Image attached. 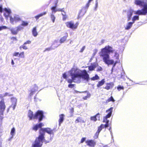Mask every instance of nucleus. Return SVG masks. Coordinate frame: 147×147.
I'll list each match as a JSON object with an SVG mask.
<instances>
[{
  "label": "nucleus",
  "mask_w": 147,
  "mask_h": 147,
  "mask_svg": "<svg viewBox=\"0 0 147 147\" xmlns=\"http://www.w3.org/2000/svg\"><path fill=\"white\" fill-rule=\"evenodd\" d=\"M69 73L71 78V79L67 80L69 83L71 84L73 82L79 83L81 82L82 79L86 82L90 80L89 75L86 70L82 71L77 68H74L69 71Z\"/></svg>",
  "instance_id": "obj_1"
},
{
  "label": "nucleus",
  "mask_w": 147,
  "mask_h": 147,
  "mask_svg": "<svg viewBox=\"0 0 147 147\" xmlns=\"http://www.w3.org/2000/svg\"><path fill=\"white\" fill-rule=\"evenodd\" d=\"M110 53H114V57H115L116 59H119V54L117 52L109 46H106L102 49L99 53L103 62L108 65H112L114 63V61L110 58L109 54Z\"/></svg>",
  "instance_id": "obj_2"
},
{
  "label": "nucleus",
  "mask_w": 147,
  "mask_h": 147,
  "mask_svg": "<svg viewBox=\"0 0 147 147\" xmlns=\"http://www.w3.org/2000/svg\"><path fill=\"white\" fill-rule=\"evenodd\" d=\"M135 4L137 5L143 7L141 10H138L134 11V13L138 15H147V3L143 0H135Z\"/></svg>",
  "instance_id": "obj_3"
},
{
  "label": "nucleus",
  "mask_w": 147,
  "mask_h": 147,
  "mask_svg": "<svg viewBox=\"0 0 147 147\" xmlns=\"http://www.w3.org/2000/svg\"><path fill=\"white\" fill-rule=\"evenodd\" d=\"M28 116L30 119H36L38 118L39 121L42 120L44 117L43 112L42 111H38L35 115H34L33 112L30 110L28 111Z\"/></svg>",
  "instance_id": "obj_4"
},
{
  "label": "nucleus",
  "mask_w": 147,
  "mask_h": 147,
  "mask_svg": "<svg viewBox=\"0 0 147 147\" xmlns=\"http://www.w3.org/2000/svg\"><path fill=\"white\" fill-rule=\"evenodd\" d=\"M44 134H41L38 137L36 138L34 142L32 144L33 147H40L42 144V140L44 138Z\"/></svg>",
  "instance_id": "obj_5"
},
{
  "label": "nucleus",
  "mask_w": 147,
  "mask_h": 147,
  "mask_svg": "<svg viewBox=\"0 0 147 147\" xmlns=\"http://www.w3.org/2000/svg\"><path fill=\"white\" fill-rule=\"evenodd\" d=\"M93 0H89L88 3L86 5L85 7L82 8L79 13L78 16V19H79L81 17L83 16L86 13V11L88 7H89L91 1Z\"/></svg>",
  "instance_id": "obj_6"
},
{
  "label": "nucleus",
  "mask_w": 147,
  "mask_h": 147,
  "mask_svg": "<svg viewBox=\"0 0 147 147\" xmlns=\"http://www.w3.org/2000/svg\"><path fill=\"white\" fill-rule=\"evenodd\" d=\"M65 24L67 27L71 28L74 30L77 28L79 23L78 22H77L74 24L73 21H71L66 22Z\"/></svg>",
  "instance_id": "obj_7"
},
{
  "label": "nucleus",
  "mask_w": 147,
  "mask_h": 147,
  "mask_svg": "<svg viewBox=\"0 0 147 147\" xmlns=\"http://www.w3.org/2000/svg\"><path fill=\"white\" fill-rule=\"evenodd\" d=\"M6 106L4 100L2 99L0 101V114L1 117L3 115Z\"/></svg>",
  "instance_id": "obj_8"
},
{
  "label": "nucleus",
  "mask_w": 147,
  "mask_h": 147,
  "mask_svg": "<svg viewBox=\"0 0 147 147\" xmlns=\"http://www.w3.org/2000/svg\"><path fill=\"white\" fill-rule=\"evenodd\" d=\"M10 20L11 23L12 24H13L14 21L16 22H18L21 20V18L19 16L15 15L13 17L10 16Z\"/></svg>",
  "instance_id": "obj_9"
},
{
  "label": "nucleus",
  "mask_w": 147,
  "mask_h": 147,
  "mask_svg": "<svg viewBox=\"0 0 147 147\" xmlns=\"http://www.w3.org/2000/svg\"><path fill=\"white\" fill-rule=\"evenodd\" d=\"M113 109V108L111 107L108 110L106 111V112L108 113V114L107 115L104 117L103 122H106L107 121V119L109 118L111 116L112 113V110Z\"/></svg>",
  "instance_id": "obj_10"
},
{
  "label": "nucleus",
  "mask_w": 147,
  "mask_h": 147,
  "mask_svg": "<svg viewBox=\"0 0 147 147\" xmlns=\"http://www.w3.org/2000/svg\"><path fill=\"white\" fill-rule=\"evenodd\" d=\"M85 142L89 147H94L96 144V142L95 141L92 140H87L85 141Z\"/></svg>",
  "instance_id": "obj_11"
},
{
  "label": "nucleus",
  "mask_w": 147,
  "mask_h": 147,
  "mask_svg": "<svg viewBox=\"0 0 147 147\" xmlns=\"http://www.w3.org/2000/svg\"><path fill=\"white\" fill-rule=\"evenodd\" d=\"M41 131H42L43 132L45 131L49 134H53V130L49 128H41L40 131V134H41Z\"/></svg>",
  "instance_id": "obj_12"
},
{
  "label": "nucleus",
  "mask_w": 147,
  "mask_h": 147,
  "mask_svg": "<svg viewBox=\"0 0 147 147\" xmlns=\"http://www.w3.org/2000/svg\"><path fill=\"white\" fill-rule=\"evenodd\" d=\"M12 104L11 106L13 107V110H14L16 105L17 99L16 98H11Z\"/></svg>",
  "instance_id": "obj_13"
},
{
  "label": "nucleus",
  "mask_w": 147,
  "mask_h": 147,
  "mask_svg": "<svg viewBox=\"0 0 147 147\" xmlns=\"http://www.w3.org/2000/svg\"><path fill=\"white\" fill-rule=\"evenodd\" d=\"M38 89V88L36 85H34L33 88L30 91L29 95L30 96H32Z\"/></svg>",
  "instance_id": "obj_14"
},
{
  "label": "nucleus",
  "mask_w": 147,
  "mask_h": 147,
  "mask_svg": "<svg viewBox=\"0 0 147 147\" xmlns=\"http://www.w3.org/2000/svg\"><path fill=\"white\" fill-rule=\"evenodd\" d=\"M133 11L132 10H130L127 13V20L128 21H130L131 18V16L133 15Z\"/></svg>",
  "instance_id": "obj_15"
},
{
  "label": "nucleus",
  "mask_w": 147,
  "mask_h": 147,
  "mask_svg": "<svg viewBox=\"0 0 147 147\" xmlns=\"http://www.w3.org/2000/svg\"><path fill=\"white\" fill-rule=\"evenodd\" d=\"M59 45L60 44H59L58 40H55L54 41L51 46L52 47V49H54Z\"/></svg>",
  "instance_id": "obj_16"
},
{
  "label": "nucleus",
  "mask_w": 147,
  "mask_h": 147,
  "mask_svg": "<svg viewBox=\"0 0 147 147\" xmlns=\"http://www.w3.org/2000/svg\"><path fill=\"white\" fill-rule=\"evenodd\" d=\"M58 3V1H57L55 3V6L52 7L51 8V9L52 11V12L51 13H53V14L57 12V9H56V7L57 6V4Z\"/></svg>",
  "instance_id": "obj_17"
},
{
  "label": "nucleus",
  "mask_w": 147,
  "mask_h": 147,
  "mask_svg": "<svg viewBox=\"0 0 147 147\" xmlns=\"http://www.w3.org/2000/svg\"><path fill=\"white\" fill-rule=\"evenodd\" d=\"M44 126V124L42 123H40L38 124H37L34 125L33 127V129L35 131H36L38 128H41L42 127Z\"/></svg>",
  "instance_id": "obj_18"
},
{
  "label": "nucleus",
  "mask_w": 147,
  "mask_h": 147,
  "mask_svg": "<svg viewBox=\"0 0 147 147\" xmlns=\"http://www.w3.org/2000/svg\"><path fill=\"white\" fill-rule=\"evenodd\" d=\"M134 24L132 22H128L126 25L125 27V29L126 30H129L130 29L132 26L133 24Z\"/></svg>",
  "instance_id": "obj_19"
},
{
  "label": "nucleus",
  "mask_w": 147,
  "mask_h": 147,
  "mask_svg": "<svg viewBox=\"0 0 147 147\" xmlns=\"http://www.w3.org/2000/svg\"><path fill=\"white\" fill-rule=\"evenodd\" d=\"M9 29L10 30L11 33L14 35L17 34L18 32L16 27L14 28H12Z\"/></svg>",
  "instance_id": "obj_20"
},
{
  "label": "nucleus",
  "mask_w": 147,
  "mask_h": 147,
  "mask_svg": "<svg viewBox=\"0 0 147 147\" xmlns=\"http://www.w3.org/2000/svg\"><path fill=\"white\" fill-rule=\"evenodd\" d=\"M64 115L63 114H61L59 115V125L60 126L61 123L63 122L64 119Z\"/></svg>",
  "instance_id": "obj_21"
},
{
  "label": "nucleus",
  "mask_w": 147,
  "mask_h": 147,
  "mask_svg": "<svg viewBox=\"0 0 147 147\" xmlns=\"http://www.w3.org/2000/svg\"><path fill=\"white\" fill-rule=\"evenodd\" d=\"M5 13H4V15L6 18H7L11 13V11L10 9L5 8Z\"/></svg>",
  "instance_id": "obj_22"
},
{
  "label": "nucleus",
  "mask_w": 147,
  "mask_h": 147,
  "mask_svg": "<svg viewBox=\"0 0 147 147\" xmlns=\"http://www.w3.org/2000/svg\"><path fill=\"white\" fill-rule=\"evenodd\" d=\"M85 122L86 121L83 120L82 118L81 117H77L75 121L76 123H78L79 122L81 123H85Z\"/></svg>",
  "instance_id": "obj_23"
},
{
  "label": "nucleus",
  "mask_w": 147,
  "mask_h": 147,
  "mask_svg": "<svg viewBox=\"0 0 147 147\" xmlns=\"http://www.w3.org/2000/svg\"><path fill=\"white\" fill-rule=\"evenodd\" d=\"M66 35L61 38L60 39L59 42L61 43H62L64 42L66 40L68 36V34L67 33H66Z\"/></svg>",
  "instance_id": "obj_24"
},
{
  "label": "nucleus",
  "mask_w": 147,
  "mask_h": 147,
  "mask_svg": "<svg viewBox=\"0 0 147 147\" xmlns=\"http://www.w3.org/2000/svg\"><path fill=\"white\" fill-rule=\"evenodd\" d=\"M32 34L33 36L34 37H36L38 35V32L36 31V27L34 28L32 30Z\"/></svg>",
  "instance_id": "obj_25"
},
{
  "label": "nucleus",
  "mask_w": 147,
  "mask_h": 147,
  "mask_svg": "<svg viewBox=\"0 0 147 147\" xmlns=\"http://www.w3.org/2000/svg\"><path fill=\"white\" fill-rule=\"evenodd\" d=\"M105 81L104 79H102L101 81H99L98 82V84L97 85L98 87H99L100 86L103 85L105 83Z\"/></svg>",
  "instance_id": "obj_26"
},
{
  "label": "nucleus",
  "mask_w": 147,
  "mask_h": 147,
  "mask_svg": "<svg viewBox=\"0 0 147 147\" xmlns=\"http://www.w3.org/2000/svg\"><path fill=\"white\" fill-rule=\"evenodd\" d=\"M47 13V12H44L43 13H40L38 15L35 16V18L36 19V20H38L39 18L43 16V15H45Z\"/></svg>",
  "instance_id": "obj_27"
},
{
  "label": "nucleus",
  "mask_w": 147,
  "mask_h": 147,
  "mask_svg": "<svg viewBox=\"0 0 147 147\" xmlns=\"http://www.w3.org/2000/svg\"><path fill=\"white\" fill-rule=\"evenodd\" d=\"M139 20V16H134L132 18V22L134 23L135 21L136 20Z\"/></svg>",
  "instance_id": "obj_28"
},
{
  "label": "nucleus",
  "mask_w": 147,
  "mask_h": 147,
  "mask_svg": "<svg viewBox=\"0 0 147 147\" xmlns=\"http://www.w3.org/2000/svg\"><path fill=\"white\" fill-rule=\"evenodd\" d=\"M96 64H93L88 67V69L90 71H92L96 67Z\"/></svg>",
  "instance_id": "obj_29"
},
{
  "label": "nucleus",
  "mask_w": 147,
  "mask_h": 147,
  "mask_svg": "<svg viewBox=\"0 0 147 147\" xmlns=\"http://www.w3.org/2000/svg\"><path fill=\"white\" fill-rule=\"evenodd\" d=\"M50 17L53 22L54 23L55 22V17L54 15V14L51 13L50 15Z\"/></svg>",
  "instance_id": "obj_30"
},
{
  "label": "nucleus",
  "mask_w": 147,
  "mask_h": 147,
  "mask_svg": "<svg viewBox=\"0 0 147 147\" xmlns=\"http://www.w3.org/2000/svg\"><path fill=\"white\" fill-rule=\"evenodd\" d=\"M99 77L97 75H96L92 77L91 78L92 80H95L99 79Z\"/></svg>",
  "instance_id": "obj_31"
},
{
  "label": "nucleus",
  "mask_w": 147,
  "mask_h": 147,
  "mask_svg": "<svg viewBox=\"0 0 147 147\" xmlns=\"http://www.w3.org/2000/svg\"><path fill=\"white\" fill-rule=\"evenodd\" d=\"M15 133V129L14 127H13L11 129L10 132V134L11 136H14Z\"/></svg>",
  "instance_id": "obj_32"
},
{
  "label": "nucleus",
  "mask_w": 147,
  "mask_h": 147,
  "mask_svg": "<svg viewBox=\"0 0 147 147\" xmlns=\"http://www.w3.org/2000/svg\"><path fill=\"white\" fill-rule=\"evenodd\" d=\"M28 24V23L27 21H22L21 25L22 26H27Z\"/></svg>",
  "instance_id": "obj_33"
},
{
  "label": "nucleus",
  "mask_w": 147,
  "mask_h": 147,
  "mask_svg": "<svg viewBox=\"0 0 147 147\" xmlns=\"http://www.w3.org/2000/svg\"><path fill=\"white\" fill-rule=\"evenodd\" d=\"M90 94L88 92L87 93V95L86 96H84L83 97V99L84 100H86L88 98H89L90 96Z\"/></svg>",
  "instance_id": "obj_34"
},
{
  "label": "nucleus",
  "mask_w": 147,
  "mask_h": 147,
  "mask_svg": "<svg viewBox=\"0 0 147 147\" xmlns=\"http://www.w3.org/2000/svg\"><path fill=\"white\" fill-rule=\"evenodd\" d=\"M90 120L94 122L96 121L97 120V118L96 117L95 115L93 116H92L90 117Z\"/></svg>",
  "instance_id": "obj_35"
},
{
  "label": "nucleus",
  "mask_w": 147,
  "mask_h": 147,
  "mask_svg": "<svg viewBox=\"0 0 147 147\" xmlns=\"http://www.w3.org/2000/svg\"><path fill=\"white\" fill-rule=\"evenodd\" d=\"M16 27L18 32L24 28L21 25L18 26Z\"/></svg>",
  "instance_id": "obj_36"
},
{
  "label": "nucleus",
  "mask_w": 147,
  "mask_h": 147,
  "mask_svg": "<svg viewBox=\"0 0 147 147\" xmlns=\"http://www.w3.org/2000/svg\"><path fill=\"white\" fill-rule=\"evenodd\" d=\"M13 95V94H11L9 93L5 92L4 93V96L5 97L6 96H11Z\"/></svg>",
  "instance_id": "obj_37"
},
{
  "label": "nucleus",
  "mask_w": 147,
  "mask_h": 147,
  "mask_svg": "<svg viewBox=\"0 0 147 147\" xmlns=\"http://www.w3.org/2000/svg\"><path fill=\"white\" fill-rule=\"evenodd\" d=\"M107 101L108 102H109L111 101H112L113 102H114L115 100L113 99V97L112 96H111L110 98H109Z\"/></svg>",
  "instance_id": "obj_38"
},
{
  "label": "nucleus",
  "mask_w": 147,
  "mask_h": 147,
  "mask_svg": "<svg viewBox=\"0 0 147 147\" xmlns=\"http://www.w3.org/2000/svg\"><path fill=\"white\" fill-rule=\"evenodd\" d=\"M98 7V0H96V1L95 5L94 7V10L96 11Z\"/></svg>",
  "instance_id": "obj_39"
},
{
  "label": "nucleus",
  "mask_w": 147,
  "mask_h": 147,
  "mask_svg": "<svg viewBox=\"0 0 147 147\" xmlns=\"http://www.w3.org/2000/svg\"><path fill=\"white\" fill-rule=\"evenodd\" d=\"M75 85V84H69L68 85V87L69 88H73Z\"/></svg>",
  "instance_id": "obj_40"
},
{
  "label": "nucleus",
  "mask_w": 147,
  "mask_h": 147,
  "mask_svg": "<svg viewBox=\"0 0 147 147\" xmlns=\"http://www.w3.org/2000/svg\"><path fill=\"white\" fill-rule=\"evenodd\" d=\"M53 49H52V46H51V47L47 48H46L45 49L44 51V52H45V51H50Z\"/></svg>",
  "instance_id": "obj_41"
},
{
  "label": "nucleus",
  "mask_w": 147,
  "mask_h": 147,
  "mask_svg": "<svg viewBox=\"0 0 147 147\" xmlns=\"http://www.w3.org/2000/svg\"><path fill=\"white\" fill-rule=\"evenodd\" d=\"M19 56L22 58H24V52H22L19 54Z\"/></svg>",
  "instance_id": "obj_42"
},
{
  "label": "nucleus",
  "mask_w": 147,
  "mask_h": 147,
  "mask_svg": "<svg viewBox=\"0 0 147 147\" xmlns=\"http://www.w3.org/2000/svg\"><path fill=\"white\" fill-rule=\"evenodd\" d=\"M25 45H24V44L23 45L20 46V49H21V48H22L24 49H25V50L27 49H28V47H27L25 46Z\"/></svg>",
  "instance_id": "obj_43"
},
{
  "label": "nucleus",
  "mask_w": 147,
  "mask_h": 147,
  "mask_svg": "<svg viewBox=\"0 0 147 147\" xmlns=\"http://www.w3.org/2000/svg\"><path fill=\"white\" fill-rule=\"evenodd\" d=\"M95 116H96V118H97V120H98L99 121L100 120V114L99 113H98L97 114H96L95 115Z\"/></svg>",
  "instance_id": "obj_44"
},
{
  "label": "nucleus",
  "mask_w": 147,
  "mask_h": 147,
  "mask_svg": "<svg viewBox=\"0 0 147 147\" xmlns=\"http://www.w3.org/2000/svg\"><path fill=\"white\" fill-rule=\"evenodd\" d=\"M111 85L108 84V85L105 88V89L107 90L111 88Z\"/></svg>",
  "instance_id": "obj_45"
},
{
  "label": "nucleus",
  "mask_w": 147,
  "mask_h": 147,
  "mask_svg": "<svg viewBox=\"0 0 147 147\" xmlns=\"http://www.w3.org/2000/svg\"><path fill=\"white\" fill-rule=\"evenodd\" d=\"M86 139V138L85 137L82 138L81 140L80 143H83L85 141Z\"/></svg>",
  "instance_id": "obj_46"
},
{
  "label": "nucleus",
  "mask_w": 147,
  "mask_h": 147,
  "mask_svg": "<svg viewBox=\"0 0 147 147\" xmlns=\"http://www.w3.org/2000/svg\"><path fill=\"white\" fill-rule=\"evenodd\" d=\"M124 88L123 86H119L117 87V89L119 91L121 89H123Z\"/></svg>",
  "instance_id": "obj_47"
},
{
  "label": "nucleus",
  "mask_w": 147,
  "mask_h": 147,
  "mask_svg": "<svg viewBox=\"0 0 147 147\" xmlns=\"http://www.w3.org/2000/svg\"><path fill=\"white\" fill-rule=\"evenodd\" d=\"M109 120H107V121L106 124L104 125L105 127L106 128V127H108V126H109L108 123H109Z\"/></svg>",
  "instance_id": "obj_48"
},
{
  "label": "nucleus",
  "mask_w": 147,
  "mask_h": 147,
  "mask_svg": "<svg viewBox=\"0 0 147 147\" xmlns=\"http://www.w3.org/2000/svg\"><path fill=\"white\" fill-rule=\"evenodd\" d=\"M7 28L5 26H0V30H1L3 29H5Z\"/></svg>",
  "instance_id": "obj_49"
},
{
  "label": "nucleus",
  "mask_w": 147,
  "mask_h": 147,
  "mask_svg": "<svg viewBox=\"0 0 147 147\" xmlns=\"http://www.w3.org/2000/svg\"><path fill=\"white\" fill-rule=\"evenodd\" d=\"M102 68L100 66H98L97 68V71H102Z\"/></svg>",
  "instance_id": "obj_50"
},
{
  "label": "nucleus",
  "mask_w": 147,
  "mask_h": 147,
  "mask_svg": "<svg viewBox=\"0 0 147 147\" xmlns=\"http://www.w3.org/2000/svg\"><path fill=\"white\" fill-rule=\"evenodd\" d=\"M62 20L63 21H65L66 20L67 18V16L66 15H65V16H63Z\"/></svg>",
  "instance_id": "obj_51"
},
{
  "label": "nucleus",
  "mask_w": 147,
  "mask_h": 147,
  "mask_svg": "<svg viewBox=\"0 0 147 147\" xmlns=\"http://www.w3.org/2000/svg\"><path fill=\"white\" fill-rule=\"evenodd\" d=\"M67 75H66V74L65 73H64L63 74V78H64V79H66V78H67Z\"/></svg>",
  "instance_id": "obj_52"
},
{
  "label": "nucleus",
  "mask_w": 147,
  "mask_h": 147,
  "mask_svg": "<svg viewBox=\"0 0 147 147\" xmlns=\"http://www.w3.org/2000/svg\"><path fill=\"white\" fill-rule=\"evenodd\" d=\"M63 8V9H57V12L58 11H60L61 12L64 11Z\"/></svg>",
  "instance_id": "obj_53"
},
{
  "label": "nucleus",
  "mask_w": 147,
  "mask_h": 147,
  "mask_svg": "<svg viewBox=\"0 0 147 147\" xmlns=\"http://www.w3.org/2000/svg\"><path fill=\"white\" fill-rule=\"evenodd\" d=\"M31 43V42L30 40H28L27 42H25L24 43V45H26V44H30Z\"/></svg>",
  "instance_id": "obj_54"
},
{
  "label": "nucleus",
  "mask_w": 147,
  "mask_h": 147,
  "mask_svg": "<svg viewBox=\"0 0 147 147\" xmlns=\"http://www.w3.org/2000/svg\"><path fill=\"white\" fill-rule=\"evenodd\" d=\"M85 49V46L83 47L80 51V52H82Z\"/></svg>",
  "instance_id": "obj_55"
},
{
  "label": "nucleus",
  "mask_w": 147,
  "mask_h": 147,
  "mask_svg": "<svg viewBox=\"0 0 147 147\" xmlns=\"http://www.w3.org/2000/svg\"><path fill=\"white\" fill-rule=\"evenodd\" d=\"M99 133H100V132H98L97 131V132H96V133L95 134V135L96 136V138H97L98 137V136L99 135Z\"/></svg>",
  "instance_id": "obj_56"
},
{
  "label": "nucleus",
  "mask_w": 147,
  "mask_h": 147,
  "mask_svg": "<svg viewBox=\"0 0 147 147\" xmlns=\"http://www.w3.org/2000/svg\"><path fill=\"white\" fill-rule=\"evenodd\" d=\"M102 128L101 127H100V126H99L98 128V129L97 130V131H98V132H100L102 130Z\"/></svg>",
  "instance_id": "obj_57"
},
{
  "label": "nucleus",
  "mask_w": 147,
  "mask_h": 147,
  "mask_svg": "<svg viewBox=\"0 0 147 147\" xmlns=\"http://www.w3.org/2000/svg\"><path fill=\"white\" fill-rule=\"evenodd\" d=\"M19 55V53L18 52L15 53L13 54V55L14 56H17Z\"/></svg>",
  "instance_id": "obj_58"
},
{
  "label": "nucleus",
  "mask_w": 147,
  "mask_h": 147,
  "mask_svg": "<svg viewBox=\"0 0 147 147\" xmlns=\"http://www.w3.org/2000/svg\"><path fill=\"white\" fill-rule=\"evenodd\" d=\"M3 10L2 5H0V12H2Z\"/></svg>",
  "instance_id": "obj_59"
},
{
  "label": "nucleus",
  "mask_w": 147,
  "mask_h": 147,
  "mask_svg": "<svg viewBox=\"0 0 147 147\" xmlns=\"http://www.w3.org/2000/svg\"><path fill=\"white\" fill-rule=\"evenodd\" d=\"M4 97H5L4 96V94H0V98H3Z\"/></svg>",
  "instance_id": "obj_60"
},
{
  "label": "nucleus",
  "mask_w": 147,
  "mask_h": 147,
  "mask_svg": "<svg viewBox=\"0 0 147 147\" xmlns=\"http://www.w3.org/2000/svg\"><path fill=\"white\" fill-rule=\"evenodd\" d=\"M111 127H110L109 128V131H110V133H111V136H112V138H113V133H112V131H110V130H111Z\"/></svg>",
  "instance_id": "obj_61"
},
{
  "label": "nucleus",
  "mask_w": 147,
  "mask_h": 147,
  "mask_svg": "<svg viewBox=\"0 0 147 147\" xmlns=\"http://www.w3.org/2000/svg\"><path fill=\"white\" fill-rule=\"evenodd\" d=\"M63 12L61 13V14L63 16L66 15L64 11Z\"/></svg>",
  "instance_id": "obj_62"
},
{
  "label": "nucleus",
  "mask_w": 147,
  "mask_h": 147,
  "mask_svg": "<svg viewBox=\"0 0 147 147\" xmlns=\"http://www.w3.org/2000/svg\"><path fill=\"white\" fill-rule=\"evenodd\" d=\"M100 127H101L102 128H104L105 127L104 125L102 124L100 126Z\"/></svg>",
  "instance_id": "obj_63"
},
{
  "label": "nucleus",
  "mask_w": 147,
  "mask_h": 147,
  "mask_svg": "<svg viewBox=\"0 0 147 147\" xmlns=\"http://www.w3.org/2000/svg\"><path fill=\"white\" fill-rule=\"evenodd\" d=\"M11 63L12 64V65H14V62L13 61V59H12L11 60Z\"/></svg>",
  "instance_id": "obj_64"
}]
</instances>
